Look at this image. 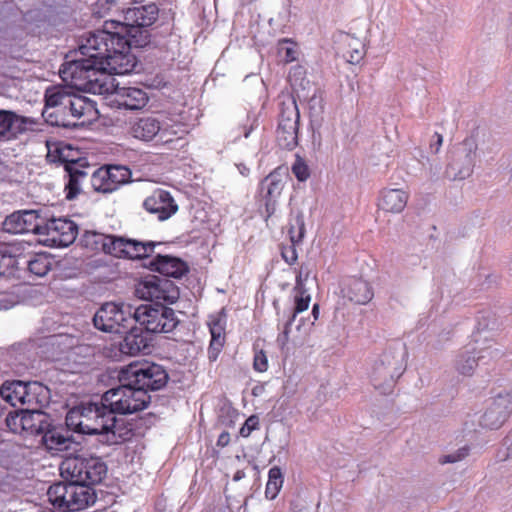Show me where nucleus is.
I'll return each mask as SVG.
<instances>
[{
    "instance_id": "1",
    "label": "nucleus",
    "mask_w": 512,
    "mask_h": 512,
    "mask_svg": "<svg viewBox=\"0 0 512 512\" xmlns=\"http://www.w3.org/2000/svg\"><path fill=\"white\" fill-rule=\"evenodd\" d=\"M145 46V39L126 37L113 31L105 22V29L89 33L79 45L76 58L60 68L61 78L78 89L94 90L104 73L124 75L136 66V58L130 53L132 47Z\"/></svg>"
},
{
    "instance_id": "2",
    "label": "nucleus",
    "mask_w": 512,
    "mask_h": 512,
    "mask_svg": "<svg viewBox=\"0 0 512 512\" xmlns=\"http://www.w3.org/2000/svg\"><path fill=\"white\" fill-rule=\"evenodd\" d=\"M66 426L86 435H116V418L101 399L100 402L82 403L71 408L65 418Z\"/></svg>"
},
{
    "instance_id": "3",
    "label": "nucleus",
    "mask_w": 512,
    "mask_h": 512,
    "mask_svg": "<svg viewBox=\"0 0 512 512\" xmlns=\"http://www.w3.org/2000/svg\"><path fill=\"white\" fill-rule=\"evenodd\" d=\"M405 345L397 343L384 350L373 362L370 370V379L376 389L390 388L406 367Z\"/></svg>"
},
{
    "instance_id": "4",
    "label": "nucleus",
    "mask_w": 512,
    "mask_h": 512,
    "mask_svg": "<svg viewBox=\"0 0 512 512\" xmlns=\"http://www.w3.org/2000/svg\"><path fill=\"white\" fill-rule=\"evenodd\" d=\"M51 485L47 491L49 501L63 512L80 511L96 501L94 490L85 484L67 479Z\"/></svg>"
},
{
    "instance_id": "5",
    "label": "nucleus",
    "mask_w": 512,
    "mask_h": 512,
    "mask_svg": "<svg viewBox=\"0 0 512 512\" xmlns=\"http://www.w3.org/2000/svg\"><path fill=\"white\" fill-rule=\"evenodd\" d=\"M102 400L109 407L112 415L133 414L146 409L151 396L133 383H120L119 386L106 391Z\"/></svg>"
},
{
    "instance_id": "6",
    "label": "nucleus",
    "mask_w": 512,
    "mask_h": 512,
    "mask_svg": "<svg viewBox=\"0 0 512 512\" xmlns=\"http://www.w3.org/2000/svg\"><path fill=\"white\" fill-rule=\"evenodd\" d=\"M86 242L92 240L95 244H101L105 253L118 258L141 259L149 257L157 245L155 242H142L125 237L103 235L95 232L85 234Z\"/></svg>"
},
{
    "instance_id": "7",
    "label": "nucleus",
    "mask_w": 512,
    "mask_h": 512,
    "mask_svg": "<svg viewBox=\"0 0 512 512\" xmlns=\"http://www.w3.org/2000/svg\"><path fill=\"white\" fill-rule=\"evenodd\" d=\"M61 475L91 487L100 483L107 473L105 462L96 456L66 458L60 466Z\"/></svg>"
},
{
    "instance_id": "8",
    "label": "nucleus",
    "mask_w": 512,
    "mask_h": 512,
    "mask_svg": "<svg viewBox=\"0 0 512 512\" xmlns=\"http://www.w3.org/2000/svg\"><path fill=\"white\" fill-rule=\"evenodd\" d=\"M119 383H133L145 392L163 388L168 381V373L159 364L132 363L123 367L118 374Z\"/></svg>"
},
{
    "instance_id": "9",
    "label": "nucleus",
    "mask_w": 512,
    "mask_h": 512,
    "mask_svg": "<svg viewBox=\"0 0 512 512\" xmlns=\"http://www.w3.org/2000/svg\"><path fill=\"white\" fill-rule=\"evenodd\" d=\"M158 13L159 9L155 4L128 8L124 13L123 21H107L108 27L113 31L121 32V34L129 38L137 35V39H145L146 45L148 43V34L143 28L152 25L158 18Z\"/></svg>"
},
{
    "instance_id": "10",
    "label": "nucleus",
    "mask_w": 512,
    "mask_h": 512,
    "mask_svg": "<svg viewBox=\"0 0 512 512\" xmlns=\"http://www.w3.org/2000/svg\"><path fill=\"white\" fill-rule=\"evenodd\" d=\"M134 309L130 304L106 302L96 311L93 324L106 333H127L135 324Z\"/></svg>"
},
{
    "instance_id": "11",
    "label": "nucleus",
    "mask_w": 512,
    "mask_h": 512,
    "mask_svg": "<svg viewBox=\"0 0 512 512\" xmlns=\"http://www.w3.org/2000/svg\"><path fill=\"white\" fill-rule=\"evenodd\" d=\"M133 313L134 323L150 333L172 332L179 323L174 310L162 303L142 304Z\"/></svg>"
},
{
    "instance_id": "12",
    "label": "nucleus",
    "mask_w": 512,
    "mask_h": 512,
    "mask_svg": "<svg viewBox=\"0 0 512 512\" xmlns=\"http://www.w3.org/2000/svg\"><path fill=\"white\" fill-rule=\"evenodd\" d=\"M136 294L139 298L151 302L173 304L179 298V289L172 281L154 276L140 283L136 288Z\"/></svg>"
},
{
    "instance_id": "13",
    "label": "nucleus",
    "mask_w": 512,
    "mask_h": 512,
    "mask_svg": "<svg viewBox=\"0 0 512 512\" xmlns=\"http://www.w3.org/2000/svg\"><path fill=\"white\" fill-rule=\"evenodd\" d=\"M477 144L473 138L465 139L455 152L452 162L446 169V176L450 180H463L468 178L475 165Z\"/></svg>"
},
{
    "instance_id": "14",
    "label": "nucleus",
    "mask_w": 512,
    "mask_h": 512,
    "mask_svg": "<svg viewBox=\"0 0 512 512\" xmlns=\"http://www.w3.org/2000/svg\"><path fill=\"white\" fill-rule=\"evenodd\" d=\"M43 216L38 210L17 211L5 218L3 230L10 234H41Z\"/></svg>"
},
{
    "instance_id": "15",
    "label": "nucleus",
    "mask_w": 512,
    "mask_h": 512,
    "mask_svg": "<svg viewBox=\"0 0 512 512\" xmlns=\"http://www.w3.org/2000/svg\"><path fill=\"white\" fill-rule=\"evenodd\" d=\"M299 117V112L294 102L287 108L282 109L276 136L280 147L292 150L297 146Z\"/></svg>"
},
{
    "instance_id": "16",
    "label": "nucleus",
    "mask_w": 512,
    "mask_h": 512,
    "mask_svg": "<svg viewBox=\"0 0 512 512\" xmlns=\"http://www.w3.org/2000/svg\"><path fill=\"white\" fill-rule=\"evenodd\" d=\"M37 121L31 117H25L11 110L0 109V141L15 140L19 135L34 130Z\"/></svg>"
},
{
    "instance_id": "17",
    "label": "nucleus",
    "mask_w": 512,
    "mask_h": 512,
    "mask_svg": "<svg viewBox=\"0 0 512 512\" xmlns=\"http://www.w3.org/2000/svg\"><path fill=\"white\" fill-rule=\"evenodd\" d=\"M40 235H46L48 239L57 246L66 247L74 242L77 236V225L68 219L43 218Z\"/></svg>"
},
{
    "instance_id": "18",
    "label": "nucleus",
    "mask_w": 512,
    "mask_h": 512,
    "mask_svg": "<svg viewBox=\"0 0 512 512\" xmlns=\"http://www.w3.org/2000/svg\"><path fill=\"white\" fill-rule=\"evenodd\" d=\"M130 132L133 137L142 141H151L156 136L166 142L170 140L166 138L168 134L166 127L160 117L156 115H143L136 118L131 122Z\"/></svg>"
},
{
    "instance_id": "19",
    "label": "nucleus",
    "mask_w": 512,
    "mask_h": 512,
    "mask_svg": "<svg viewBox=\"0 0 512 512\" xmlns=\"http://www.w3.org/2000/svg\"><path fill=\"white\" fill-rule=\"evenodd\" d=\"M498 355V350H492L491 346L467 349L457 355L454 367L460 375L471 376L480 363L486 364V359L490 360Z\"/></svg>"
},
{
    "instance_id": "20",
    "label": "nucleus",
    "mask_w": 512,
    "mask_h": 512,
    "mask_svg": "<svg viewBox=\"0 0 512 512\" xmlns=\"http://www.w3.org/2000/svg\"><path fill=\"white\" fill-rule=\"evenodd\" d=\"M143 205L148 212L157 215L161 221L167 220L178 210V205L171 194L162 189L155 190L145 199Z\"/></svg>"
},
{
    "instance_id": "21",
    "label": "nucleus",
    "mask_w": 512,
    "mask_h": 512,
    "mask_svg": "<svg viewBox=\"0 0 512 512\" xmlns=\"http://www.w3.org/2000/svg\"><path fill=\"white\" fill-rule=\"evenodd\" d=\"M512 412V397L499 395L493 405L483 414L481 425L489 429H498Z\"/></svg>"
},
{
    "instance_id": "22",
    "label": "nucleus",
    "mask_w": 512,
    "mask_h": 512,
    "mask_svg": "<svg viewBox=\"0 0 512 512\" xmlns=\"http://www.w3.org/2000/svg\"><path fill=\"white\" fill-rule=\"evenodd\" d=\"M88 165L85 159L65 161L64 169L68 174V183L65 186L66 198L74 199L81 191V183L88 177Z\"/></svg>"
},
{
    "instance_id": "23",
    "label": "nucleus",
    "mask_w": 512,
    "mask_h": 512,
    "mask_svg": "<svg viewBox=\"0 0 512 512\" xmlns=\"http://www.w3.org/2000/svg\"><path fill=\"white\" fill-rule=\"evenodd\" d=\"M22 429L30 435L44 434L51 426V418L40 408L22 410Z\"/></svg>"
},
{
    "instance_id": "24",
    "label": "nucleus",
    "mask_w": 512,
    "mask_h": 512,
    "mask_svg": "<svg viewBox=\"0 0 512 512\" xmlns=\"http://www.w3.org/2000/svg\"><path fill=\"white\" fill-rule=\"evenodd\" d=\"M150 267L165 276L174 278H180L188 271L186 263L181 259L160 254L150 262Z\"/></svg>"
},
{
    "instance_id": "25",
    "label": "nucleus",
    "mask_w": 512,
    "mask_h": 512,
    "mask_svg": "<svg viewBox=\"0 0 512 512\" xmlns=\"http://www.w3.org/2000/svg\"><path fill=\"white\" fill-rule=\"evenodd\" d=\"M115 94L119 106L130 110L142 109L149 99L144 90L136 87H117Z\"/></svg>"
},
{
    "instance_id": "26",
    "label": "nucleus",
    "mask_w": 512,
    "mask_h": 512,
    "mask_svg": "<svg viewBox=\"0 0 512 512\" xmlns=\"http://www.w3.org/2000/svg\"><path fill=\"white\" fill-rule=\"evenodd\" d=\"M344 295L356 304H367L374 296L369 282L361 278L351 279L343 289Z\"/></svg>"
},
{
    "instance_id": "27",
    "label": "nucleus",
    "mask_w": 512,
    "mask_h": 512,
    "mask_svg": "<svg viewBox=\"0 0 512 512\" xmlns=\"http://www.w3.org/2000/svg\"><path fill=\"white\" fill-rule=\"evenodd\" d=\"M123 341L120 343V351L123 354L135 356L148 349V339L142 334V328H137L132 324V328L125 333Z\"/></svg>"
},
{
    "instance_id": "28",
    "label": "nucleus",
    "mask_w": 512,
    "mask_h": 512,
    "mask_svg": "<svg viewBox=\"0 0 512 512\" xmlns=\"http://www.w3.org/2000/svg\"><path fill=\"white\" fill-rule=\"evenodd\" d=\"M49 398V390L46 386L39 382H26L24 395L20 405H27L29 408H41L47 403Z\"/></svg>"
},
{
    "instance_id": "29",
    "label": "nucleus",
    "mask_w": 512,
    "mask_h": 512,
    "mask_svg": "<svg viewBox=\"0 0 512 512\" xmlns=\"http://www.w3.org/2000/svg\"><path fill=\"white\" fill-rule=\"evenodd\" d=\"M42 442L48 450L55 452L68 451L75 444L71 436L51 426L44 432Z\"/></svg>"
},
{
    "instance_id": "30",
    "label": "nucleus",
    "mask_w": 512,
    "mask_h": 512,
    "mask_svg": "<svg viewBox=\"0 0 512 512\" xmlns=\"http://www.w3.org/2000/svg\"><path fill=\"white\" fill-rule=\"evenodd\" d=\"M408 201V194L402 189H389L382 193L380 207L388 212L400 213Z\"/></svg>"
},
{
    "instance_id": "31",
    "label": "nucleus",
    "mask_w": 512,
    "mask_h": 512,
    "mask_svg": "<svg viewBox=\"0 0 512 512\" xmlns=\"http://www.w3.org/2000/svg\"><path fill=\"white\" fill-rule=\"evenodd\" d=\"M208 325L212 337L210 347L218 350L223 346L225 341L226 315L224 310L210 316Z\"/></svg>"
},
{
    "instance_id": "32",
    "label": "nucleus",
    "mask_w": 512,
    "mask_h": 512,
    "mask_svg": "<svg viewBox=\"0 0 512 512\" xmlns=\"http://www.w3.org/2000/svg\"><path fill=\"white\" fill-rule=\"evenodd\" d=\"M25 384L26 382L19 380L6 381L0 388V395L10 405L17 406L22 402Z\"/></svg>"
},
{
    "instance_id": "33",
    "label": "nucleus",
    "mask_w": 512,
    "mask_h": 512,
    "mask_svg": "<svg viewBox=\"0 0 512 512\" xmlns=\"http://www.w3.org/2000/svg\"><path fill=\"white\" fill-rule=\"evenodd\" d=\"M283 187L284 182L280 169H276L265 178L262 184V188L266 189L267 204L274 202L280 196Z\"/></svg>"
},
{
    "instance_id": "34",
    "label": "nucleus",
    "mask_w": 512,
    "mask_h": 512,
    "mask_svg": "<svg viewBox=\"0 0 512 512\" xmlns=\"http://www.w3.org/2000/svg\"><path fill=\"white\" fill-rule=\"evenodd\" d=\"M46 93L49 95L50 106L59 108L63 114L69 118L71 93L67 92L64 88L48 89Z\"/></svg>"
},
{
    "instance_id": "35",
    "label": "nucleus",
    "mask_w": 512,
    "mask_h": 512,
    "mask_svg": "<svg viewBox=\"0 0 512 512\" xmlns=\"http://www.w3.org/2000/svg\"><path fill=\"white\" fill-rule=\"evenodd\" d=\"M42 116L46 122L53 126L69 127L74 123L67 118L59 108L50 106L49 95L45 94V107L42 112Z\"/></svg>"
},
{
    "instance_id": "36",
    "label": "nucleus",
    "mask_w": 512,
    "mask_h": 512,
    "mask_svg": "<svg viewBox=\"0 0 512 512\" xmlns=\"http://www.w3.org/2000/svg\"><path fill=\"white\" fill-rule=\"evenodd\" d=\"M296 292L295 296V308L290 312V315H292V319L296 318V315L298 313H301L308 309L309 303H310V295L307 294V291L304 287V284L302 282V272L299 273L297 279H296V286L294 288Z\"/></svg>"
},
{
    "instance_id": "37",
    "label": "nucleus",
    "mask_w": 512,
    "mask_h": 512,
    "mask_svg": "<svg viewBox=\"0 0 512 512\" xmlns=\"http://www.w3.org/2000/svg\"><path fill=\"white\" fill-rule=\"evenodd\" d=\"M344 43L348 46V50L345 56H347L348 62L351 64L359 63L365 56V46L363 42L353 36L345 35Z\"/></svg>"
},
{
    "instance_id": "38",
    "label": "nucleus",
    "mask_w": 512,
    "mask_h": 512,
    "mask_svg": "<svg viewBox=\"0 0 512 512\" xmlns=\"http://www.w3.org/2000/svg\"><path fill=\"white\" fill-rule=\"evenodd\" d=\"M70 104V117L74 119L90 114L94 109L92 101L81 95L71 94Z\"/></svg>"
},
{
    "instance_id": "39",
    "label": "nucleus",
    "mask_w": 512,
    "mask_h": 512,
    "mask_svg": "<svg viewBox=\"0 0 512 512\" xmlns=\"http://www.w3.org/2000/svg\"><path fill=\"white\" fill-rule=\"evenodd\" d=\"M19 449L18 445L0 439V465L8 469L16 463L19 458Z\"/></svg>"
},
{
    "instance_id": "40",
    "label": "nucleus",
    "mask_w": 512,
    "mask_h": 512,
    "mask_svg": "<svg viewBox=\"0 0 512 512\" xmlns=\"http://www.w3.org/2000/svg\"><path fill=\"white\" fill-rule=\"evenodd\" d=\"M52 259L47 254H36L32 259L28 261V270L38 276H45L51 269Z\"/></svg>"
},
{
    "instance_id": "41",
    "label": "nucleus",
    "mask_w": 512,
    "mask_h": 512,
    "mask_svg": "<svg viewBox=\"0 0 512 512\" xmlns=\"http://www.w3.org/2000/svg\"><path fill=\"white\" fill-rule=\"evenodd\" d=\"M283 485V475L277 466L272 467L268 473L265 495L268 499H275Z\"/></svg>"
},
{
    "instance_id": "42",
    "label": "nucleus",
    "mask_w": 512,
    "mask_h": 512,
    "mask_svg": "<svg viewBox=\"0 0 512 512\" xmlns=\"http://www.w3.org/2000/svg\"><path fill=\"white\" fill-rule=\"evenodd\" d=\"M105 168L106 172L109 175L113 191H115L120 185L128 183L130 181L131 171L126 166L110 165Z\"/></svg>"
},
{
    "instance_id": "43",
    "label": "nucleus",
    "mask_w": 512,
    "mask_h": 512,
    "mask_svg": "<svg viewBox=\"0 0 512 512\" xmlns=\"http://www.w3.org/2000/svg\"><path fill=\"white\" fill-rule=\"evenodd\" d=\"M288 233L290 235V240L293 245L302 242L305 235V222L304 215L301 211H297L296 214L290 220Z\"/></svg>"
},
{
    "instance_id": "44",
    "label": "nucleus",
    "mask_w": 512,
    "mask_h": 512,
    "mask_svg": "<svg viewBox=\"0 0 512 512\" xmlns=\"http://www.w3.org/2000/svg\"><path fill=\"white\" fill-rule=\"evenodd\" d=\"M91 186L96 192L110 193L113 192L110 178L105 167L96 169L91 175Z\"/></svg>"
},
{
    "instance_id": "45",
    "label": "nucleus",
    "mask_w": 512,
    "mask_h": 512,
    "mask_svg": "<svg viewBox=\"0 0 512 512\" xmlns=\"http://www.w3.org/2000/svg\"><path fill=\"white\" fill-rule=\"evenodd\" d=\"M288 44H292L289 39H282L278 44V53L283 56L287 63L297 59L296 49L293 46H288Z\"/></svg>"
},
{
    "instance_id": "46",
    "label": "nucleus",
    "mask_w": 512,
    "mask_h": 512,
    "mask_svg": "<svg viewBox=\"0 0 512 512\" xmlns=\"http://www.w3.org/2000/svg\"><path fill=\"white\" fill-rule=\"evenodd\" d=\"M291 170H292L293 174L295 175V177L299 181L303 182L309 178L310 173H309L308 166L303 161V159L300 158L299 156L296 157V160L293 163Z\"/></svg>"
},
{
    "instance_id": "47",
    "label": "nucleus",
    "mask_w": 512,
    "mask_h": 512,
    "mask_svg": "<svg viewBox=\"0 0 512 512\" xmlns=\"http://www.w3.org/2000/svg\"><path fill=\"white\" fill-rule=\"evenodd\" d=\"M7 427L13 432V433H22V410L20 412L15 413H9L6 416L5 419Z\"/></svg>"
},
{
    "instance_id": "48",
    "label": "nucleus",
    "mask_w": 512,
    "mask_h": 512,
    "mask_svg": "<svg viewBox=\"0 0 512 512\" xmlns=\"http://www.w3.org/2000/svg\"><path fill=\"white\" fill-rule=\"evenodd\" d=\"M468 455H469V448L464 446V447L459 448L458 450H456L453 453L442 456L439 459V462L441 464L456 463V462L462 461Z\"/></svg>"
},
{
    "instance_id": "49",
    "label": "nucleus",
    "mask_w": 512,
    "mask_h": 512,
    "mask_svg": "<svg viewBox=\"0 0 512 512\" xmlns=\"http://www.w3.org/2000/svg\"><path fill=\"white\" fill-rule=\"evenodd\" d=\"M254 369L258 372H265L268 369V359L264 351L260 350L255 353L254 356V362H253Z\"/></svg>"
},
{
    "instance_id": "50",
    "label": "nucleus",
    "mask_w": 512,
    "mask_h": 512,
    "mask_svg": "<svg viewBox=\"0 0 512 512\" xmlns=\"http://www.w3.org/2000/svg\"><path fill=\"white\" fill-rule=\"evenodd\" d=\"M259 420L256 416H250L240 429V435L242 437H248L251 432L258 428Z\"/></svg>"
},
{
    "instance_id": "51",
    "label": "nucleus",
    "mask_w": 512,
    "mask_h": 512,
    "mask_svg": "<svg viewBox=\"0 0 512 512\" xmlns=\"http://www.w3.org/2000/svg\"><path fill=\"white\" fill-rule=\"evenodd\" d=\"M116 6L114 0H105L102 2L101 0L97 2L96 7L94 8V14H97L98 17H105L112 7Z\"/></svg>"
},
{
    "instance_id": "52",
    "label": "nucleus",
    "mask_w": 512,
    "mask_h": 512,
    "mask_svg": "<svg viewBox=\"0 0 512 512\" xmlns=\"http://www.w3.org/2000/svg\"><path fill=\"white\" fill-rule=\"evenodd\" d=\"M503 447L505 453L501 456V459L508 460L512 458V431L504 438Z\"/></svg>"
},
{
    "instance_id": "53",
    "label": "nucleus",
    "mask_w": 512,
    "mask_h": 512,
    "mask_svg": "<svg viewBox=\"0 0 512 512\" xmlns=\"http://www.w3.org/2000/svg\"><path fill=\"white\" fill-rule=\"evenodd\" d=\"M282 257L290 265L296 262L297 253H296V250H295L293 244H292V246H290L282 251Z\"/></svg>"
},
{
    "instance_id": "54",
    "label": "nucleus",
    "mask_w": 512,
    "mask_h": 512,
    "mask_svg": "<svg viewBox=\"0 0 512 512\" xmlns=\"http://www.w3.org/2000/svg\"><path fill=\"white\" fill-rule=\"evenodd\" d=\"M434 138L435 141L431 142L430 148L432 152L438 153L443 143V137L441 134L435 133Z\"/></svg>"
},
{
    "instance_id": "55",
    "label": "nucleus",
    "mask_w": 512,
    "mask_h": 512,
    "mask_svg": "<svg viewBox=\"0 0 512 512\" xmlns=\"http://www.w3.org/2000/svg\"><path fill=\"white\" fill-rule=\"evenodd\" d=\"M289 341L288 331H282L277 337V343L281 349H284Z\"/></svg>"
},
{
    "instance_id": "56",
    "label": "nucleus",
    "mask_w": 512,
    "mask_h": 512,
    "mask_svg": "<svg viewBox=\"0 0 512 512\" xmlns=\"http://www.w3.org/2000/svg\"><path fill=\"white\" fill-rule=\"evenodd\" d=\"M230 442V434L228 432H222L217 440V445L220 447H225Z\"/></svg>"
},
{
    "instance_id": "57",
    "label": "nucleus",
    "mask_w": 512,
    "mask_h": 512,
    "mask_svg": "<svg viewBox=\"0 0 512 512\" xmlns=\"http://www.w3.org/2000/svg\"><path fill=\"white\" fill-rule=\"evenodd\" d=\"M293 321H294V319H292V315H289V320L286 322L283 331H288V333H289L290 325L292 324Z\"/></svg>"
},
{
    "instance_id": "58",
    "label": "nucleus",
    "mask_w": 512,
    "mask_h": 512,
    "mask_svg": "<svg viewBox=\"0 0 512 512\" xmlns=\"http://www.w3.org/2000/svg\"><path fill=\"white\" fill-rule=\"evenodd\" d=\"M312 314L314 316V319L316 320L318 318V314H319V306L317 304H315L313 306Z\"/></svg>"
},
{
    "instance_id": "59",
    "label": "nucleus",
    "mask_w": 512,
    "mask_h": 512,
    "mask_svg": "<svg viewBox=\"0 0 512 512\" xmlns=\"http://www.w3.org/2000/svg\"><path fill=\"white\" fill-rule=\"evenodd\" d=\"M7 259L4 257V256H1L0 255V263H2L3 261H6ZM4 274V271L2 269V264H0V275Z\"/></svg>"
},
{
    "instance_id": "60",
    "label": "nucleus",
    "mask_w": 512,
    "mask_h": 512,
    "mask_svg": "<svg viewBox=\"0 0 512 512\" xmlns=\"http://www.w3.org/2000/svg\"><path fill=\"white\" fill-rule=\"evenodd\" d=\"M8 308H9V305L8 304H4L3 300L0 298V310L1 309H8Z\"/></svg>"
},
{
    "instance_id": "61",
    "label": "nucleus",
    "mask_w": 512,
    "mask_h": 512,
    "mask_svg": "<svg viewBox=\"0 0 512 512\" xmlns=\"http://www.w3.org/2000/svg\"><path fill=\"white\" fill-rule=\"evenodd\" d=\"M296 74H302V68L301 67H297L294 69V72H293V75H296Z\"/></svg>"
},
{
    "instance_id": "62",
    "label": "nucleus",
    "mask_w": 512,
    "mask_h": 512,
    "mask_svg": "<svg viewBox=\"0 0 512 512\" xmlns=\"http://www.w3.org/2000/svg\"><path fill=\"white\" fill-rule=\"evenodd\" d=\"M241 478H242V476L240 475V472H237V473L235 474V476H234V479H235V480H239V479H241Z\"/></svg>"
},
{
    "instance_id": "63",
    "label": "nucleus",
    "mask_w": 512,
    "mask_h": 512,
    "mask_svg": "<svg viewBox=\"0 0 512 512\" xmlns=\"http://www.w3.org/2000/svg\"><path fill=\"white\" fill-rule=\"evenodd\" d=\"M250 132H251V129L246 130V131L244 132V136L247 138V137L249 136Z\"/></svg>"
},
{
    "instance_id": "64",
    "label": "nucleus",
    "mask_w": 512,
    "mask_h": 512,
    "mask_svg": "<svg viewBox=\"0 0 512 512\" xmlns=\"http://www.w3.org/2000/svg\"><path fill=\"white\" fill-rule=\"evenodd\" d=\"M290 81H293V76L290 75ZM293 84V82H291Z\"/></svg>"
}]
</instances>
